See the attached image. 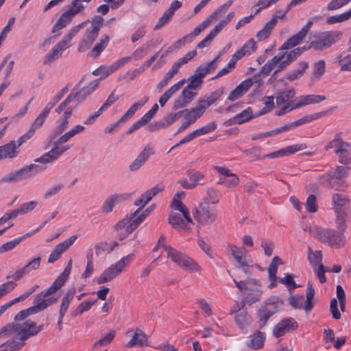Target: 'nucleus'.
Listing matches in <instances>:
<instances>
[{
	"mask_svg": "<svg viewBox=\"0 0 351 351\" xmlns=\"http://www.w3.org/2000/svg\"><path fill=\"white\" fill-rule=\"evenodd\" d=\"M339 231L332 229H326L315 225H311L306 227L304 230L319 241L327 244L330 247L335 248L343 247L346 243V237L343 234L345 230H341L338 228Z\"/></svg>",
	"mask_w": 351,
	"mask_h": 351,
	"instance_id": "obj_1",
	"label": "nucleus"
},
{
	"mask_svg": "<svg viewBox=\"0 0 351 351\" xmlns=\"http://www.w3.org/2000/svg\"><path fill=\"white\" fill-rule=\"evenodd\" d=\"M43 329V326H36L34 322L27 320L23 323L12 322L4 326L1 329L3 337L14 335L19 341H24L32 336L36 335Z\"/></svg>",
	"mask_w": 351,
	"mask_h": 351,
	"instance_id": "obj_2",
	"label": "nucleus"
},
{
	"mask_svg": "<svg viewBox=\"0 0 351 351\" xmlns=\"http://www.w3.org/2000/svg\"><path fill=\"white\" fill-rule=\"evenodd\" d=\"M140 211L141 208L127 215L115 225V230L119 232L120 240L124 239L129 234L132 233L149 215L152 208L149 207L141 213Z\"/></svg>",
	"mask_w": 351,
	"mask_h": 351,
	"instance_id": "obj_3",
	"label": "nucleus"
},
{
	"mask_svg": "<svg viewBox=\"0 0 351 351\" xmlns=\"http://www.w3.org/2000/svg\"><path fill=\"white\" fill-rule=\"evenodd\" d=\"M350 203L349 197L343 193H334L332 195V208L336 216L337 226L341 230H345L346 222L350 219L348 205Z\"/></svg>",
	"mask_w": 351,
	"mask_h": 351,
	"instance_id": "obj_4",
	"label": "nucleus"
},
{
	"mask_svg": "<svg viewBox=\"0 0 351 351\" xmlns=\"http://www.w3.org/2000/svg\"><path fill=\"white\" fill-rule=\"evenodd\" d=\"M86 22L73 27L69 33L58 43H56L51 50L45 56L43 63L47 65L51 64L55 60L62 56V51L71 46V41L73 38L78 33L80 29L84 27Z\"/></svg>",
	"mask_w": 351,
	"mask_h": 351,
	"instance_id": "obj_5",
	"label": "nucleus"
},
{
	"mask_svg": "<svg viewBox=\"0 0 351 351\" xmlns=\"http://www.w3.org/2000/svg\"><path fill=\"white\" fill-rule=\"evenodd\" d=\"M163 249L167 252V258L186 271L194 273L202 271V268L186 254L169 245H163Z\"/></svg>",
	"mask_w": 351,
	"mask_h": 351,
	"instance_id": "obj_6",
	"label": "nucleus"
},
{
	"mask_svg": "<svg viewBox=\"0 0 351 351\" xmlns=\"http://www.w3.org/2000/svg\"><path fill=\"white\" fill-rule=\"evenodd\" d=\"M71 136L65 132L59 136L57 139L53 140V147L50 151L43 154L41 157L35 160V162L47 164L57 160L61 155L70 149V147L65 145L70 139Z\"/></svg>",
	"mask_w": 351,
	"mask_h": 351,
	"instance_id": "obj_7",
	"label": "nucleus"
},
{
	"mask_svg": "<svg viewBox=\"0 0 351 351\" xmlns=\"http://www.w3.org/2000/svg\"><path fill=\"white\" fill-rule=\"evenodd\" d=\"M132 257L133 254H130L123 257L115 263L112 264L97 277L96 282L101 285L112 281L125 269L130 265Z\"/></svg>",
	"mask_w": 351,
	"mask_h": 351,
	"instance_id": "obj_8",
	"label": "nucleus"
},
{
	"mask_svg": "<svg viewBox=\"0 0 351 351\" xmlns=\"http://www.w3.org/2000/svg\"><path fill=\"white\" fill-rule=\"evenodd\" d=\"M193 216L198 226H210L217 219V213L215 207L206 203H199L193 210Z\"/></svg>",
	"mask_w": 351,
	"mask_h": 351,
	"instance_id": "obj_9",
	"label": "nucleus"
},
{
	"mask_svg": "<svg viewBox=\"0 0 351 351\" xmlns=\"http://www.w3.org/2000/svg\"><path fill=\"white\" fill-rule=\"evenodd\" d=\"M342 36L343 33L340 31H326L322 32L317 36L316 39L310 43L308 48L323 51L337 43L341 38Z\"/></svg>",
	"mask_w": 351,
	"mask_h": 351,
	"instance_id": "obj_10",
	"label": "nucleus"
},
{
	"mask_svg": "<svg viewBox=\"0 0 351 351\" xmlns=\"http://www.w3.org/2000/svg\"><path fill=\"white\" fill-rule=\"evenodd\" d=\"M102 25V19H95L91 22L90 26L87 28L82 39L79 41L77 50L84 52L89 49L98 37Z\"/></svg>",
	"mask_w": 351,
	"mask_h": 351,
	"instance_id": "obj_11",
	"label": "nucleus"
},
{
	"mask_svg": "<svg viewBox=\"0 0 351 351\" xmlns=\"http://www.w3.org/2000/svg\"><path fill=\"white\" fill-rule=\"evenodd\" d=\"M280 302L278 299H269L256 311V319L260 329L266 326L269 319L278 311Z\"/></svg>",
	"mask_w": 351,
	"mask_h": 351,
	"instance_id": "obj_12",
	"label": "nucleus"
},
{
	"mask_svg": "<svg viewBox=\"0 0 351 351\" xmlns=\"http://www.w3.org/2000/svg\"><path fill=\"white\" fill-rule=\"evenodd\" d=\"M253 84H256L257 88L261 87L263 84V80L260 77L259 75H254L252 77L247 78L243 81L230 93L228 99L233 101L241 98L249 90Z\"/></svg>",
	"mask_w": 351,
	"mask_h": 351,
	"instance_id": "obj_13",
	"label": "nucleus"
},
{
	"mask_svg": "<svg viewBox=\"0 0 351 351\" xmlns=\"http://www.w3.org/2000/svg\"><path fill=\"white\" fill-rule=\"evenodd\" d=\"M315 295V289L310 281L306 286V301L303 305V296L292 295L289 298V304L295 308H303L306 312H310L313 308V300Z\"/></svg>",
	"mask_w": 351,
	"mask_h": 351,
	"instance_id": "obj_14",
	"label": "nucleus"
},
{
	"mask_svg": "<svg viewBox=\"0 0 351 351\" xmlns=\"http://www.w3.org/2000/svg\"><path fill=\"white\" fill-rule=\"evenodd\" d=\"M228 251L236 261V267L241 269L245 274L250 273V265L247 260L246 250L244 247H239L234 244H228Z\"/></svg>",
	"mask_w": 351,
	"mask_h": 351,
	"instance_id": "obj_15",
	"label": "nucleus"
},
{
	"mask_svg": "<svg viewBox=\"0 0 351 351\" xmlns=\"http://www.w3.org/2000/svg\"><path fill=\"white\" fill-rule=\"evenodd\" d=\"M148 101V97L141 99L132 104L130 108L122 115V117L115 123L106 126L104 129L106 134L113 132L117 128L126 123L129 119L132 117L136 112L143 106Z\"/></svg>",
	"mask_w": 351,
	"mask_h": 351,
	"instance_id": "obj_16",
	"label": "nucleus"
},
{
	"mask_svg": "<svg viewBox=\"0 0 351 351\" xmlns=\"http://www.w3.org/2000/svg\"><path fill=\"white\" fill-rule=\"evenodd\" d=\"M187 176L189 178V181L186 178H181L178 180V183L184 189H193L197 185H203L204 182V174L199 171L191 169L187 171Z\"/></svg>",
	"mask_w": 351,
	"mask_h": 351,
	"instance_id": "obj_17",
	"label": "nucleus"
},
{
	"mask_svg": "<svg viewBox=\"0 0 351 351\" xmlns=\"http://www.w3.org/2000/svg\"><path fill=\"white\" fill-rule=\"evenodd\" d=\"M72 260L70 259L64 271L59 275L53 284L46 290L40 293H44V296H50L60 289L68 279L71 271Z\"/></svg>",
	"mask_w": 351,
	"mask_h": 351,
	"instance_id": "obj_18",
	"label": "nucleus"
},
{
	"mask_svg": "<svg viewBox=\"0 0 351 351\" xmlns=\"http://www.w3.org/2000/svg\"><path fill=\"white\" fill-rule=\"evenodd\" d=\"M298 324L295 319L287 317L279 322L273 328V335L279 338L286 333L295 330L298 328Z\"/></svg>",
	"mask_w": 351,
	"mask_h": 351,
	"instance_id": "obj_19",
	"label": "nucleus"
},
{
	"mask_svg": "<svg viewBox=\"0 0 351 351\" xmlns=\"http://www.w3.org/2000/svg\"><path fill=\"white\" fill-rule=\"evenodd\" d=\"M77 237V234L73 235L69 239L56 245L49 256L47 261L48 263L52 264L58 261L61 257L62 254L74 243Z\"/></svg>",
	"mask_w": 351,
	"mask_h": 351,
	"instance_id": "obj_20",
	"label": "nucleus"
},
{
	"mask_svg": "<svg viewBox=\"0 0 351 351\" xmlns=\"http://www.w3.org/2000/svg\"><path fill=\"white\" fill-rule=\"evenodd\" d=\"M73 108L69 107L64 110L62 117L58 121L56 127L53 128L49 136L50 141H53L59 135L62 134L69 126V120L73 113Z\"/></svg>",
	"mask_w": 351,
	"mask_h": 351,
	"instance_id": "obj_21",
	"label": "nucleus"
},
{
	"mask_svg": "<svg viewBox=\"0 0 351 351\" xmlns=\"http://www.w3.org/2000/svg\"><path fill=\"white\" fill-rule=\"evenodd\" d=\"M130 60V57H123L117 60L109 66H101L95 69L93 74L95 76L101 75L100 79H104L110 74L118 70L120 67L127 64Z\"/></svg>",
	"mask_w": 351,
	"mask_h": 351,
	"instance_id": "obj_22",
	"label": "nucleus"
},
{
	"mask_svg": "<svg viewBox=\"0 0 351 351\" xmlns=\"http://www.w3.org/2000/svg\"><path fill=\"white\" fill-rule=\"evenodd\" d=\"M78 13H81L80 8H75L73 5H72L69 10L64 12L60 16V19L55 23L52 28V33H58V35H59V31L64 28L71 21L73 17Z\"/></svg>",
	"mask_w": 351,
	"mask_h": 351,
	"instance_id": "obj_23",
	"label": "nucleus"
},
{
	"mask_svg": "<svg viewBox=\"0 0 351 351\" xmlns=\"http://www.w3.org/2000/svg\"><path fill=\"white\" fill-rule=\"evenodd\" d=\"M197 93L185 87L174 101L172 109L177 110L187 106L195 97Z\"/></svg>",
	"mask_w": 351,
	"mask_h": 351,
	"instance_id": "obj_24",
	"label": "nucleus"
},
{
	"mask_svg": "<svg viewBox=\"0 0 351 351\" xmlns=\"http://www.w3.org/2000/svg\"><path fill=\"white\" fill-rule=\"evenodd\" d=\"M128 198V195L122 194V193H114L109 195L104 202L101 211L104 214L110 213L114 206L121 203L123 201H125Z\"/></svg>",
	"mask_w": 351,
	"mask_h": 351,
	"instance_id": "obj_25",
	"label": "nucleus"
},
{
	"mask_svg": "<svg viewBox=\"0 0 351 351\" xmlns=\"http://www.w3.org/2000/svg\"><path fill=\"white\" fill-rule=\"evenodd\" d=\"M99 84V80H95L80 90L73 88L70 93H74L75 95V99L77 104H79L84 101L87 97L91 95L98 87Z\"/></svg>",
	"mask_w": 351,
	"mask_h": 351,
	"instance_id": "obj_26",
	"label": "nucleus"
},
{
	"mask_svg": "<svg viewBox=\"0 0 351 351\" xmlns=\"http://www.w3.org/2000/svg\"><path fill=\"white\" fill-rule=\"evenodd\" d=\"M153 154L154 151L152 146L149 144L147 145L136 159L130 165L129 169L131 171L138 170Z\"/></svg>",
	"mask_w": 351,
	"mask_h": 351,
	"instance_id": "obj_27",
	"label": "nucleus"
},
{
	"mask_svg": "<svg viewBox=\"0 0 351 351\" xmlns=\"http://www.w3.org/2000/svg\"><path fill=\"white\" fill-rule=\"evenodd\" d=\"M45 169L43 166L36 165V164H30L29 165H26L23 168L16 171L19 180L23 181L31 178H33L36 175L42 172Z\"/></svg>",
	"mask_w": 351,
	"mask_h": 351,
	"instance_id": "obj_28",
	"label": "nucleus"
},
{
	"mask_svg": "<svg viewBox=\"0 0 351 351\" xmlns=\"http://www.w3.org/2000/svg\"><path fill=\"white\" fill-rule=\"evenodd\" d=\"M351 147V144L349 142L345 141L342 138V133H337L333 138L326 145L325 149L328 150L332 149L335 154H337L343 150Z\"/></svg>",
	"mask_w": 351,
	"mask_h": 351,
	"instance_id": "obj_29",
	"label": "nucleus"
},
{
	"mask_svg": "<svg viewBox=\"0 0 351 351\" xmlns=\"http://www.w3.org/2000/svg\"><path fill=\"white\" fill-rule=\"evenodd\" d=\"M58 298L53 296H44V293L36 295L34 303V308L38 313L46 309L48 306L56 304Z\"/></svg>",
	"mask_w": 351,
	"mask_h": 351,
	"instance_id": "obj_30",
	"label": "nucleus"
},
{
	"mask_svg": "<svg viewBox=\"0 0 351 351\" xmlns=\"http://www.w3.org/2000/svg\"><path fill=\"white\" fill-rule=\"evenodd\" d=\"M169 223L175 229L189 230L188 223L194 224L192 218L191 220L183 216V218L178 213H171L168 218Z\"/></svg>",
	"mask_w": 351,
	"mask_h": 351,
	"instance_id": "obj_31",
	"label": "nucleus"
},
{
	"mask_svg": "<svg viewBox=\"0 0 351 351\" xmlns=\"http://www.w3.org/2000/svg\"><path fill=\"white\" fill-rule=\"evenodd\" d=\"M213 168L219 174L227 177L225 183L226 187L234 188L239 184V178L236 174L232 173L228 168L221 166H214Z\"/></svg>",
	"mask_w": 351,
	"mask_h": 351,
	"instance_id": "obj_32",
	"label": "nucleus"
},
{
	"mask_svg": "<svg viewBox=\"0 0 351 351\" xmlns=\"http://www.w3.org/2000/svg\"><path fill=\"white\" fill-rule=\"evenodd\" d=\"M185 196V193L183 191H178L171 202V208L176 210L182 213L184 217H186V219L191 220V216L189 214V210L187 207L181 202V199L184 198Z\"/></svg>",
	"mask_w": 351,
	"mask_h": 351,
	"instance_id": "obj_33",
	"label": "nucleus"
},
{
	"mask_svg": "<svg viewBox=\"0 0 351 351\" xmlns=\"http://www.w3.org/2000/svg\"><path fill=\"white\" fill-rule=\"evenodd\" d=\"M180 112H182V116H184V120L191 125L201 117L205 110L197 103L194 108L184 109L180 110Z\"/></svg>",
	"mask_w": 351,
	"mask_h": 351,
	"instance_id": "obj_34",
	"label": "nucleus"
},
{
	"mask_svg": "<svg viewBox=\"0 0 351 351\" xmlns=\"http://www.w3.org/2000/svg\"><path fill=\"white\" fill-rule=\"evenodd\" d=\"M266 335L264 332L256 330L250 336L249 341L246 343L247 348L253 350H260L264 346Z\"/></svg>",
	"mask_w": 351,
	"mask_h": 351,
	"instance_id": "obj_35",
	"label": "nucleus"
},
{
	"mask_svg": "<svg viewBox=\"0 0 351 351\" xmlns=\"http://www.w3.org/2000/svg\"><path fill=\"white\" fill-rule=\"evenodd\" d=\"M19 154V150L15 146L14 141L0 146V160L3 159H12Z\"/></svg>",
	"mask_w": 351,
	"mask_h": 351,
	"instance_id": "obj_36",
	"label": "nucleus"
},
{
	"mask_svg": "<svg viewBox=\"0 0 351 351\" xmlns=\"http://www.w3.org/2000/svg\"><path fill=\"white\" fill-rule=\"evenodd\" d=\"M325 99L326 97L323 95H307L301 96L298 98V101L293 104V108H299L313 104H319Z\"/></svg>",
	"mask_w": 351,
	"mask_h": 351,
	"instance_id": "obj_37",
	"label": "nucleus"
},
{
	"mask_svg": "<svg viewBox=\"0 0 351 351\" xmlns=\"http://www.w3.org/2000/svg\"><path fill=\"white\" fill-rule=\"evenodd\" d=\"M147 337L141 329L136 328L130 341L126 344L128 348H133L136 346H143L147 345Z\"/></svg>",
	"mask_w": 351,
	"mask_h": 351,
	"instance_id": "obj_38",
	"label": "nucleus"
},
{
	"mask_svg": "<svg viewBox=\"0 0 351 351\" xmlns=\"http://www.w3.org/2000/svg\"><path fill=\"white\" fill-rule=\"evenodd\" d=\"M185 80L183 79L176 84L171 86L168 90H167L159 98L158 102L161 106H164L167 101L177 93L181 87L184 84Z\"/></svg>",
	"mask_w": 351,
	"mask_h": 351,
	"instance_id": "obj_39",
	"label": "nucleus"
},
{
	"mask_svg": "<svg viewBox=\"0 0 351 351\" xmlns=\"http://www.w3.org/2000/svg\"><path fill=\"white\" fill-rule=\"evenodd\" d=\"M220 12V9H217L214 12H213L208 17L201 23L198 26H197L193 32L187 35V36L191 37V42L194 39L195 37L197 36L204 29H206L208 26H209L213 20L216 19L218 13Z\"/></svg>",
	"mask_w": 351,
	"mask_h": 351,
	"instance_id": "obj_40",
	"label": "nucleus"
},
{
	"mask_svg": "<svg viewBox=\"0 0 351 351\" xmlns=\"http://www.w3.org/2000/svg\"><path fill=\"white\" fill-rule=\"evenodd\" d=\"M319 182L328 189H333L336 191H341L342 183L333 180L330 173H324L318 178Z\"/></svg>",
	"mask_w": 351,
	"mask_h": 351,
	"instance_id": "obj_41",
	"label": "nucleus"
},
{
	"mask_svg": "<svg viewBox=\"0 0 351 351\" xmlns=\"http://www.w3.org/2000/svg\"><path fill=\"white\" fill-rule=\"evenodd\" d=\"M223 93V88H219L210 93L206 99H199V105L206 110L211 104L215 103Z\"/></svg>",
	"mask_w": 351,
	"mask_h": 351,
	"instance_id": "obj_42",
	"label": "nucleus"
},
{
	"mask_svg": "<svg viewBox=\"0 0 351 351\" xmlns=\"http://www.w3.org/2000/svg\"><path fill=\"white\" fill-rule=\"evenodd\" d=\"M75 293L76 290L75 288H71L66 292L61 300L59 315H65L71 302L73 300L75 296Z\"/></svg>",
	"mask_w": 351,
	"mask_h": 351,
	"instance_id": "obj_43",
	"label": "nucleus"
},
{
	"mask_svg": "<svg viewBox=\"0 0 351 351\" xmlns=\"http://www.w3.org/2000/svg\"><path fill=\"white\" fill-rule=\"evenodd\" d=\"M349 171V167L337 166L333 171L332 175H331L333 180H336V182H341L342 183L341 191H343L347 187L343 179L348 176Z\"/></svg>",
	"mask_w": 351,
	"mask_h": 351,
	"instance_id": "obj_44",
	"label": "nucleus"
},
{
	"mask_svg": "<svg viewBox=\"0 0 351 351\" xmlns=\"http://www.w3.org/2000/svg\"><path fill=\"white\" fill-rule=\"evenodd\" d=\"M337 107H332L326 110L315 112L312 114H308L305 115L304 117H302L301 119L296 121V123L298 126H300L302 124H305L306 123H309L311 121H313L314 120L322 118V117H324L327 115L328 113L332 112L333 110L336 109Z\"/></svg>",
	"mask_w": 351,
	"mask_h": 351,
	"instance_id": "obj_45",
	"label": "nucleus"
},
{
	"mask_svg": "<svg viewBox=\"0 0 351 351\" xmlns=\"http://www.w3.org/2000/svg\"><path fill=\"white\" fill-rule=\"evenodd\" d=\"M308 67V63L307 62H300L295 69L287 73L286 78L289 81H294L303 76Z\"/></svg>",
	"mask_w": 351,
	"mask_h": 351,
	"instance_id": "obj_46",
	"label": "nucleus"
},
{
	"mask_svg": "<svg viewBox=\"0 0 351 351\" xmlns=\"http://www.w3.org/2000/svg\"><path fill=\"white\" fill-rule=\"evenodd\" d=\"M221 194L219 191L213 188H208L206 189V195L202 199L200 203H206V204H217L219 202Z\"/></svg>",
	"mask_w": 351,
	"mask_h": 351,
	"instance_id": "obj_47",
	"label": "nucleus"
},
{
	"mask_svg": "<svg viewBox=\"0 0 351 351\" xmlns=\"http://www.w3.org/2000/svg\"><path fill=\"white\" fill-rule=\"evenodd\" d=\"M276 24L277 21L276 20V19H271L270 21L265 23L263 28L257 32V38L259 40H263L267 39L269 36L272 29L274 28Z\"/></svg>",
	"mask_w": 351,
	"mask_h": 351,
	"instance_id": "obj_48",
	"label": "nucleus"
},
{
	"mask_svg": "<svg viewBox=\"0 0 351 351\" xmlns=\"http://www.w3.org/2000/svg\"><path fill=\"white\" fill-rule=\"evenodd\" d=\"M109 36L104 35L101 37L99 42L93 47L90 51V56L93 58L98 57L101 53L106 48L109 43Z\"/></svg>",
	"mask_w": 351,
	"mask_h": 351,
	"instance_id": "obj_49",
	"label": "nucleus"
},
{
	"mask_svg": "<svg viewBox=\"0 0 351 351\" xmlns=\"http://www.w3.org/2000/svg\"><path fill=\"white\" fill-rule=\"evenodd\" d=\"M50 110H51L45 106L43 111L38 114V116L32 123L31 127L29 130H31L34 134L35 131L39 128H40L45 123L47 117L49 114Z\"/></svg>",
	"mask_w": 351,
	"mask_h": 351,
	"instance_id": "obj_50",
	"label": "nucleus"
},
{
	"mask_svg": "<svg viewBox=\"0 0 351 351\" xmlns=\"http://www.w3.org/2000/svg\"><path fill=\"white\" fill-rule=\"evenodd\" d=\"M204 77V74L196 69L195 73L189 78V84L186 87L192 91L197 89L202 84Z\"/></svg>",
	"mask_w": 351,
	"mask_h": 351,
	"instance_id": "obj_51",
	"label": "nucleus"
},
{
	"mask_svg": "<svg viewBox=\"0 0 351 351\" xmlns=\"http://www.w3.org/2000/svg\"><path fill=\"white\" fill-rule=\"evenodd\" d=\"M93 261H94V257H93V249L90 248L86 253V269H85L84 272L82 274V278H85V279L88 278L93 273V271H94Z\"/></svg>",
	"mask_w": 351,
	"mask_h": 351,
	"instance_id": "obj_52",
	"label": "nucleus"
},
{
	"mask_svg": "<svg viewBox=\"0 0 351 351\" xmlns=\"http://www.w3.org/2000/svg\"><path fill=\"white\" fill-rule=\"evenodd\" d=\"M305 36L298 32L295 35L290 37L281 47L280 49H288L298 45L304 38Z\"/></svg>",
	"mask_w": 351,
	"mask_h": 351,
	"instance_id": "obj_53",
	"label": "nucleus"
},
{
	"mask_svg": "<svg viewBox=\"0 0 351 351\" xmlns=\"http://www.w3.org/2000/svg\"><path fill=\"white\" fill-rule=\"evenodd\" d=\"M334 62L338 64L341 66V71H351V54L343 56L340 54L335 58Z\"/></svg>",
	"mask_w": 351,
	"mask_h": 351,
	"instance_id": "obj_54",
	"label": "nucleus"
},
{
	"mask_svg": "<svg viewBox=\"0 0 351 351\" xmlns=\"http://www.w3.org/2000/svg\"><path fill=\"white\" fill-rule=\"evenodd\" d=\"M308 260L313 267L319 266L322 261V252L320 250L313 251L308 247Z\"/></svg>",
	"mask_w": 351,
	"mask_h": 351,
	"instance_id": "obj_55",
	"label": "nucleus"
},
{
	"mask_svg": "<svg viewBox=\"0 0 351 351\" xmlns=\"http://www.w3.org/2000/svg\"><path fill=\"white\" fill-rule=\"evenodd\" d=\"M234 319L240 328H244L250 324V319L245 310H240L236 313Z\"/></svg>",
	"mask_w": 351,
	"mask_h": 351,
	"instance_id": "obj_56",
	"label": "nucleus"
},
{
	"mask_svg": "<svg viewBox=\"0 0 351 351\" xmlns=\"http://www.w3.org/2000/svg\"><path fill=\"white\" fill-rule=\"evenodd\" d=\"M326 71V62L324 60H319L313 65V78L319 80Z\"/></svg>",
	"mask_w": 351,
	"mask_h": 351,
	"instance_id": "obj_57",
	"label": "nucleus"
},
{
	"mask_svg": "<svg viewBox=\"0 0 351 351\" xmlns=\"http://www.w3.org/2000/svg\"><path fill=\"white\" fill-rule=\"evenodd\" d=\"M24 346L23 341H16L14 339L8 341L0 346V351H18Z\"/></svg>",
	"mask_w": 351,
	"mask_h": 351,
	"instance_id": "obj_58",
	"label": "nucleus"
},
{
	"mask_svg": "<svg viewBox=\"0 0 351 351\" xmlns=\"http://www.w3.org/2000/svg\"><path fill=\"white\" fill-rule=\"evenodd\" d=\"M283 262L278 256H274L268 268V277L274 280L276 277L278 267L282 265Z\"/></svg>",
	"mask_w": 351,
	"mask_h": 351,
	"instance_id": "obj_59",
	"label": "nucleus"
},
{
	"mask_svg": "<svg viewBox=\"0 0 351 351\" xmlns=\"http://www.w3.org/2000/svg\"><path fill=\"white\" fill-rule=\"evenodd\" d=\"M351 18V9L341 14L330 16L327 18L326 22L328 24H335L346 21Z\"/></svg>",
	"mask_w": 351,
	"mask_h": 351,
	"instance_id": "obj_60",
	"label": "nucleus"
},
{
	"mask_svg": "<svg viewBox=\"0 0 351 351\" xmlns=\"http://www.w3.org/2000/svg\"><path fill=\"white\" fill-rule=\"evenodd\" d=\"M335 154L337 156L340 164L343 165L351 164V147Z\"/></svg>",
	"mask_w": 351,
	"mask_h": 351,
	"instance_id": "obj_61",
	"label": "nucleus"
},
{
	"mask_svg": "<svg viewBox=\"0 0 351 351\" xmlns=\"http://www.w3.org/2000/svg\"><path fill=\"white\" fill-rule=\"evenodd\" d=\"M236 117L239 121V124H242L256 117V116L253 114L252 110L250 107L243 110L241 113L237 114Z\"/></svg>",
	"mask_w": 351,
	"mask_h": 351,
	"instance_id": "obj_62",
	"label": "nucleus"
},
{
	"mask_svg": "<svg viewBox=\"0 0 351 351\" xmlns=\"http://www.w3.org/2000/svg\"><path fill=\"white\" fill-rule=\"evenodd\" d=\"M180 117H182V112L179 110L176 112H170L167 114L162 119L165 128L168 127L176 121Z\"/></svg>",
	"mask_w": 351,
	"mask_h": 351,
	"instance_id": "obj_63",
	"label": "nucleus"
},
{
	"mask_svg": "<svg viewBox=\"0 0 351 351\" xmlns=\"http://www.w3.org/2000/svg\"><path fill=\"white\" fill-rule=\"evenodd\" d=\"M217 128L216 123L213 121L207 125L193 131L195 137H198L202 135L206 134L214 131Z\"/></svg>",
	"mask_w": 351,
	"mask_h": 351,
	"instance_id": "obj_64",
	"label": "nucleus"
}]
</instances>
